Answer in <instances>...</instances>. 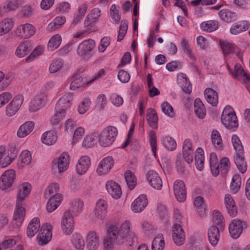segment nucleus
I'll return each mask as SVG.
<instances>
[{
    "mask_svg": "<svg viewBox=\"0 0 250 250\" xmlns=\"http://www.w3.org/2000/svg\"><path fill=\"white\" fill-rule=\"evenodd\" d=\"M130 223L126 220L120 226L110 225L107 229V234L104 239V248L106 250L110 249L116 242L121 244L125 241H135L136 237L135 234L130 231Z\"/></svg>",
    "mask_w": 250,
    "mask_h": 250,
    "instance_id": "1",
    "label": "nucleus"
},
{
    "mask_svg": "<svg viewBox=\"0 0 250 250\" xmlns=\"http://www.w3.org/2000/svg\"><path fill=\"white\" fill-rule=\"evenodd\" d=\"M31 188V185L28 183H24L19 187L16 210L13 216V219L16 221L17 226H21L24 220L25 213V208L23 207L24 200L30 193Z\"/></svg>",
    "mask_w": 250,
    "mask_h": 250,
    "instance_id": "2",
    "label": "nucleus"
},
{
    "mask_svg": "<svg viewBox=\"0 0 250 250\" xmlns=\"http://www.w3.org/2000/svg\"><path fill=\"white\" fill-rule=\"evenodd\" d=\"M231 142L236 153L233 156L234 162L240 172L244 173L247 170V165L244 156V149L241 142L236 135H233Z\"/></svg>",
    "mask_w": 250,
    "mask_h": 250,
    "instance_id": "3",
    "label": "nucleus"
},
{
    "mask_svg": "<svg viewBox=\"0 0 250 250\" xmlns=\"http://www.w3.org/2000/svg\"><path fill=\"white\" fill-rule=\"evenodd\" d=\"M118 135L117 129L113 126H108L104 128L99 136L100 145L103 147L110 146Z\"/></svg>",
    "mask_w": 250,
    "mask_h": 250,
    "instance_id": "4",
    "label": "nucleus"
},
{
    "mask_svg": "<svg viewBox=\"0 0 250 250\" xmlns=\"http://www.w3.org/2000/svg\"><path fill=\"white\" fill-rule=\"evenodd\" d=\"M222 123L228 129L237 128L238 123L236 115L232 107L230 106H226L221 116Z\"/></svg>",
    "mask_w": 250,
    "mask_h": 250,
    "instance_id": "5",
    "label": "nucleus"
},
{
    "mask_svg": "<svg viewBox=\"0 0 250 250\" xmlns=\"http://www.w3.org/2000/svg\"><path fill=\"white\" fill-rule=\"evenodd\" d=\"M95 46V42L92 39L83 41L78 46V55L83 59H87L92 55V51Z\"/></svg>",
    "mask_w": 250,
    "mask_h": 250,
    "instance_id": "6",
    "label": "nucleus"
},
{
    "mask_svg": "<svg viewBox=\"0 0 250 250\" xmlns=\"http://www.w3.org/2000/svg\"><path fill=\"white\" fill-rule=\"evenodd\" d=\"M74 216L70 211H66L63 213L61 221V228L63 232L66 234H70L74 229Z\"/></svg>",
    "mask_w": 250,
    "mask_h": 250,
    "instance_id": "7",
    "label": "nucleus"
},
{
    "mask_svg": "<svg viewBox=\"0 0 250 250\" xmlns=\"http://www.w3.org/2000/svg\"><path fill=\"white\" fill-rule=\"evenodd\" d=\"M52 237V226L49 223L43 225L40 232L37 236L38 242L40 245H43L48 243Z\"/></svg>",
    "mask_w": 250,
    "mask_h": 250,
    "instance_id": "8",
    "label": "nucleus"
},
{
    "mask_svg": "<svg viewBox=\"0 0 250 250\" xmlns=\"http://www.w3.org/2000/svg\"><path fill=\"white\" fill-rule=\"evenodd\" d=\"M15 171L9 169L5 171L0 177V188L3 190L12 186L15 178Z\"/></svg>",
    "mask_w": 250,
    "mask_h": 250,
    "instance_id": "9",
    "label": "nucleus"
},
{
    "mask_svg": "<svg viewBox=\"0 0 250 250\" xmlns=\"http://www.w3.org/2000/svg\"><path fill=\"white\" fill-rule=\"evenodd\" d=\"M174 195L180 202H183L186 198V189L184 182L180 180H176L173 185Z\"/></svg>",
    "mask_w": 250,
    "mask_h": 250,
    "instance_id": "10",
    "label": "nucleus"
},
{
    "mask_svg": "<svg viewBox=\"0 0 250 250\" xmlns=\"http://www.w3.org/2000/svg\"><path fill=\"white\" fill-rule=\"evenodd\" d=\"M35 33V29L32 25L26 23L21 25L15 31L16 35L20 38L28 39Z\"/></svg>",
    "mask_w": 250,
    "mask_h": 250,
    "instance_id": "11",
    "label": "nucleus"
},
{
    "mask_svg": "<svg viewBox=\"0 0 250 250\" xmlns=\"http://www.w3.org/2000/svg\"><path fill=\"white\" fill-rule=\"evenodd\" d=\"M23 101L21 95L16 96L6 108V114L8 116L14 115L19 110Z\"/></svg>",
    "mask_w": 250,
    "mask_h": 250,
    "instance_id": "12",
    "label": "nucleus"
},
{
    "mask_svg": "<svg viewBox=\"0 0 250 250\" xmlns=\"http://www.w3.org/2000/svg\"><path fill=\"white\" fill-rule=\"evenodd\" d=\"M229 229L231 237L238 238L243 230V222L237 219L233 220L229 224Z\"/></svg>",
    "mask_w": 250,
    "mask_h": 250,
    "instance_id": "13",
    "label": "nucleus"
},
{
    "mask_svg": "<svg viewBox=\"0 0 250 250\" xmlns=\"http://www.w3.org/2000/svg\"><path fill=\"white\" fill-rule=\"evenodd\" d=\"M146 179L150 185L154 188L161 189L162 181L158 174L154 170H149L146 173Z\"/></svg>",
    "mask_w": 250,
    "mask_h": 250,
    "instance_id": "14",
    "label": "nucleus"
},
{
    "mask_svg": "<svg viewBox=\"0 0 250 250\" xmlns=\"http://www.w3.org/2000/svg\"><path fill=\"white\" fill-rule=\"evenodd\" d=\"M17 154V151L14 150L12 154L10 156L9 154L5 152L4 147L0 146V167H5L9 166L16 157Z\"/></svg>",
    "mask_w": 250,
    "mask_h": 250,
    "instance_id": "15",
    "label": "nucleus"
},
{
    "mask_svg": "<svg viewBox=\"0 0 250 250\" xmlns=\"http://www.w3.org/2000/svg\"><path fill=\"white\" fill-rule=\"evenodd\" d=\"M113 159L111 157H107L100 162L97 168V172L99 175L106 174L113 167Z\"/></svg>",
    "mask_w": 250,
    "mask_h": 250,
    "instance_id": "16",
    "label": "nucleus"
},
{
    "mask_svg": "<svg viewBox=\"0 0 250 250\" xmlns=\"http://www.w3.org/2000/svg\"><path fill=\"white\" fill-rule=\"evenodd\" d=\"M46 95L43 93H41L35 96L30 103V111L36 112L38 110L46 101Z\"/></svg>",
    "mask_w": 250,
    "mask_h": 250,
    "instance_id": "17",
    "label": "nucleus"
},
{
    "mask_svg": "<svg viewBox=\"0 0 250 250\" xmlns=\"http://www.w3.org/2000/svg\"><path fill=\"white\" fill-rule=\"evenodd\" d=\"M147 203L146 195L142 194L133 202L131 208L134 212H140L146 207Z\"/></svg>",
    "mask_w": 250,
    "mask_h": 250,
    "instance_id": "18",
    "label": "nucleus"
},
{
    "mask_svg": "<svg viewBox=\"0 0 250 250\" xmlns=\"http://www.w3.org/2000/svg\"><path fill=\"white\" fill-rule=\"evenodd\" d=\"M106 188L108 193L114 199H119L122 195V191L120 186L113 181L107 182Z\"/></svg>",
    "mask_w": 250,
    "mask_h": 250,
    "instance_id": "19",
    "label": "nucleus"
},
{
    "mask_svg": "<svg viewBox=\"0 0 250 250\" xmlns=\"http://www.w3.org/2000/svg\"><path fill=\"white\" fill-rule=\"evenodd\" d=\"M250 24L248 21H241L233 23L230 27L229 31L231 34L236 35L247 30Z\"/></svg>",
    "mask_w": 250,
    "mask_h": 250,
    "instance_id": "20",
    "label": "nucleus"
},
{
    "mask_svg": "<svg viewBox=\"0 0 250 250\" xmlns=\"http://www.w3.org/2000/svg\"><path fill=\"white\" fill-rule=\"evenodd\" d=\"M86 244L90 250H95L100 245L99 236L95 232H89L87 236Z\"/></svg>",
    "mask_w": 250,
    "mask_h": 250,
    "instance_id": "21",
    "label": "nucleus"
},
{
    "mask_svg": "<svg viewBox=\"0 0 250 250\" xmlns=\"http://www.w3.org/2000/svg\"><path fill=\"white\" fill-rule=\"evenodd\" d=\"M73 100V96L70 93H65L58 100L56 107L58 109L65 110L70 107Z\"/></svg>",
    "mask_w": 250,
    "mask_h": 250,
    "instance_id": "22",
    "label": "nucleus"
},
{
    "mask_svg": "<svg viewBox=\"0 0 250 250\" xmlns=\"http://www.w3.org/2000/svg\"><path fill=\"white\" fill-rule=\"evenodd\" d=\"M90 166V158L87 156L81 157L76 165L77 173L80 175L85 173L88 169Z\"/></svg>",
    "mask_w": 250,
    "mask_h": 250,
    "instance_id": "23",
    "label": "nucleus"
},
{
    "mask_svg": "<svg viewBox=\"0 0 250 250\" xmlns=\"http://www.w3.org/2000/svg\"><path fill=\"white\" fill-rule=\"evenodd\" d=\"M69 161L70 158L68 154L63 153L56 163L54 161V166L57 165L59 172H63L68 167Z\"/></svg>",
    "mask_w": 250,
    "mask_h": 250,
    "instance_id": "24",
    "label": "nucleus"
},
{
    "mask_svg": "<svg viewBox=\"0 0 250 250\" xmlns=\"http://www.w3.org/2000/svg\"><path fill=\"white\" fill-rule=\"evenodd\" d=\"M225 203L228 213L232 217H234L237 213V208L232 197L230 195L227 194L225 197Z\"/></svg>",
    "mask_w": 250,
    "mask_h": 250,
    "instance_id": "25",
    "label": "nucleus"
},
{
    "mask_svg": "<svg viewBox=\"0 0 250 250\" xmlns=\"http://www.w3.org/2000/svg\"><path fill=\"white\" fill-rule=\"evenodd\" d=\"M107 204L104 200H99L96 204L95 209V216L99 219L104 218L107 212Z\"/></svg>",
    "mask_w": 250,
    "mask_h": 250,
    "instance_id": "26",
    "label": "nucleus"
},
{
    "mask_svg": "<svg viewBox=\"0 0 250 250\" xmlns=\"http://www.w3.org/2000/svg\"><path fill=\"white\" fill-rule=\"evenodd\" d=\"M34 127V123L31 121L26 122L21 125L17 131V135L20 138H24L29 135Z\"/></svg>",
    "mask_w": 250,
    "mask_h": 250,
    "instance_id": "27",
    "label": "nucleus"
},
{
    "mask_svg": "<svg viewBox=\"0 0 250 250\" xmlns=\"http://www.w3.org/2000/svg\"><path fill=\"white\" fill-rule=\"evenodd\" d=\"M220 228L215 226H211L208 230V240L212 246H215L219 239Z\"/></svg>",
    "mask_w": 250,
    "mask_h": 250,
    "instance_id": "28",
    "label": "nucleus"
},
{
    "mask_svg": "<svg viewBox=\"0 0 250 250\" xmlns=\"http://www.w3.org/2000/svg\"><path fill=\"white\" fill-rule=\"evenodd\" d=\"M218 15L220 19L225 22L229 23L236 20L235 13L227 9L221 10Z\"/></svg>",
    "mask_w": 250,
    "mask_h": 250,
    "instance_id": "29",
    "label": "nucleus"
},
{
    "mask_svg": "<svg viewBox=\"0 0 250 250\" xmlns=\"http://www.w3.org/2000/svg\"><path fill=\"white\" fill-rule=\"evenodd\" d=\"M31 50V43L26 41L20 44L15 53L18 57L22 58L27 55Z\"/></svg>",
    "mask_w": 250,
    "mask_h": 250,
    "instance_id": "30",
    "label": "nucleus"
},
{
    "mask_svg": "<svg viewBox=\"0 0 250 250\" xmlns=\"http://www.w3.org/2000/svg\"><path fill=\"white\" fill-rule=\"evenodd\" d=\"M205 97L207 101L212 106H216L218 104L217 93L212 88H207L204 91Z\"/></svg>",
    "mask_w": 250,
    "mask_h": 250,
    "instance_id": "31",
    "label": "nucleus"
},
{
    "mask_svg": "<svg viewBox=\"0 0 250 250\" xmlns=\"http://www.w3.org/2000/svg\"><path fill=\"white\" fill-rule=\"evenodd\" d=\"M40 227V220L34 218L29 223L27 228V235L29 237H32L38 232Z\"/></svg>",
    "mask_w": 250,
    "mask_h": 250,
    "instance_id": "32",
    "label": "nucleus"
},
{
    "mask_svg": "<svg viewBox=\"0 0 250 250\" xmlns=\"http://www.w3.org/2000/svg\"><path fill=\"white\" fill-rule=\"evenodd\" d=\"M194 112L200 119H203L206 115V110L204 104L199 98H196L194 102Z\"/></svg>",
    "mask_w": 250,
    "mask_h": 250,
    "instance_id": "33",
    "label": "nucleus"
},
{
    "mask_svg": "<svg viewBox=\"0 0 250 250\" xmlns=\"http://www.w3.org/2000/svg\"><path fill=\"white\" fill-rule=\"evenodd\" d=\"M61 198L60 194H56V195H52L49 198L46 205V209L48 212L53 211L60 205Z\"/></svg>",
    "mask_w": 250,
    "mask_h": 250,
    "instance_id": "34",
    "label": "nucleus"
},
{
    "mask_svg": "<svg viewBox=\"0 0 250 250\" xmlns=\"http://www.w3.org/2000/svg\"><path fill=\"white\" fill-rule=\"evenodd\" d=\"M195 163L197 168L201 171L204 168V153L201 147H198L196 151L194 157Z\"/></svg>",
    "mask_w": 250,
    "mask_h": 250,
    "instance_id": "35",
    "label": "nucleus"
},
{
    "mask_svg": "<svg viewBox=\"0 0 250 250\" xmlns=\"http://www.w3.org/2000/svg\"><path fill=\"white\" fill-rule=\"evenodd\" d=\"M42 142L46 145H52L57 140L56 133L53 131L44 132L41 138Z\"/></svg>",
    "mask_w": 250,
    "mask_h": 250,
    "instance_id": "36",
    "label": "nucleus"
},
{
    "mask_svg": "<svg viewBox=\"0 0 250 250\" xmlns=\"http://www.w3.org/2000/svg\"><path fill=\"white\" fill-rule=\"evenodd\" d=\"M83 207V202L80 199H77L72 202L70 208L67 211H70V212L74 216L78 215L82 211Z\"/></svg>",
    "mask_w": 250,
    "mask_h": 250,
    "instance_id": "37",
    "label": "nucleus"
},
{
    "mask_svg": "<svg viewBox=\"0 0 250 250\" xmlns=\"http://www.w3.org/2000/svg\"><path fill=\"white\" fill-rule=\"evenodd\" d=\"M146 119L149 125L153 128H156L158 126V116L155 111L152 108L147 110L146 114Z\"/></svg>",
    "mask_w": 250,
    "mask_h": 250,
    "instance_id": "38",
    "label": "nucleus"
},
{
    "mask_svg": "<svg viewBox=\"0 0 250 250\" xmlns=\"http://www.w3.org/2000/svg\"><path fill=\"white\" fill-rule=\"evenodd\" d=\"M211 142L215 147L221 150L223 148V143L220 133L216 129H213L211 134Z\"/></svg>",
    "mask_w": 250,
    "mask_h": 250,
    "instance_id": "39",
    "label": "nucleus"
},
{
    "mask_svg": "<svg viewBox=\"0 0 250 250\" xmlns=\"http://www.w3.org/2000/svg\"><path fill=\"white\" fill-rule=\"evenodd\" d=\"M165 246V242L163 235L158 234L153 239L152 244V250H163Z\"/></svg>",
    "mask_w": 250,
    "mask_h": 250,
    "instance_id": "40",
    "label": "nucleus"
},
{
    "mask_svg": "<svg viewBox=\"0 0 250 250\" xmlns=\"http://www.w3.org/2000/svg\"><path fill=\"white\" fill-rule=\"evenodd\" d=\"M218 22L216 21L211 20L204 22L201 24V29L208 32H213L218 29Z\"/></svg>",
    "mask_w": 250,
    "mask_h": 250,
    "instance_id": "41",
    "label": "nucleus"
},
{
    "mask_svg": "<svg viewBox=\"0 0 250 250\" xmlns=\"http://www.w3.org/2000/svg\"><path fill=\"white\" fill-rule=\"evenodd\" d=\"M125 178L128 188L132 190L137 184L136 178L132 171L126 170L125 173Z\"/></svg>",
    "mask_w": 250,
    "mask_h": 250,
    "instance_id": "42",
    "label": "nucleus"
},
{
    "mask_svg": "<svg viewBox=\"0 0 250 250\" xmlns=\"http://www.w3.org/2000/svg\"><path fill=\"white\" fill-rule=\"evenodd\" d=\"M241 178L239 174H235L233 175L230 183V188L231 192L234 193H237L241 187Z\"/></svg>",
    "mask_w": 250,
    "mask_h": 250,
    "instance_id": "43",
    "label": "nucleus"
},
{
    "mask_svg": "<svg viewBox=\"0 0 250 250\" xmlns=\"http://www.w3.org/2000/svg\"><path fill=\"white\" fill-rule=\"evenodd\" d=\"M73 246L79 250H83L84 247V241L82 236L78 233L73 235L71 240Z\"/></svg>",
    "mask_w": 250,
    "mask_h": 250,
    "instance_id": "44",
    "label": "nucleus"
},
{
    "mask_svg": "<svg viewBox=\"0 0 250 250\" xmlns=\"http://www.w3.org/2000/svg\"><path fill=\"white\" fill-rule=\"evenodd\" d=\"M234 68L235 70V74H232L234 76L241 75L246 78L248 82H245L246 86L249 92H250V75L247 74L240 65H235Z\"/></svg>",
    "mask_w": 250,
    "mask_h": 250,
    "instance_id": "45",
    "label": "nucleus"
},
{
    "mask_svg": "<svg viewBox=\"0 0 250 250\" xmlns=\"http://www.w3.org/2000/svg\"><path fill=\"white\" fill-rule=\"evenodd\" d=\"M61 40V37L60 35L56 34L53 36L48 42V48L51 51L57 49L60 46Z\"/></svg>",
    "mask_w": 250,
    "mask_h": 250,
    "instance_id": "46",
    "label": "nucleus"
},
{
    "mask_svg": "<svg viewBox=\"0 0 250 250\" xmlns=\"http://www.w3.org/2000/svg\"><path fill=\"white\" fill-rule=\"evenodd\" d=\"M59 190V186L57 183H53L49 185L46 189L44 193L45 198H49L52 195L59 194L58 193Z\"/></svg>",
    "mask_w": 250,
    "mask_h": 250,
    "instance_id": "47",
    "label": "nucleus"
},
{
    "mask_svg": "<svg viewBox=\"0 0 250 250\" xmlns=\"http://www.w3.org/2000/svg\"><path fill=\"white\" fill-rule=\"evenodd\" d=\"M213 222L214 224L218 226L220 229H223L224 228V222L223 216L218 211L214 210L213 214Z\"/></svg>",
    "mask_w": 250,
    "mask_h": 250,
    "instance_id": "48",
    "label": "nucleus"
},
{
    "mask_svg": "<svg viewBox=\"0 0 250 250\" xmlns=\"http://www.w3.org/2000/svg\"><path fill=\"white\" fill-rule=\"evenodd\" d=\"M162 142L165 147L168 150L172 151L176 147V143L173 138L166 136L163 138Z\"/></svg>",
    "mask_w": 250,
    "mask_h": 250,
    "instance_id": "49",
    "label": "nucleus"
},
{
    "mask_svg": "<svg viewBox=\"0 0 250 250\" xmlns=\"http://www.w3.org/2000/svg\"><path fill=\"white\" fill-rule=\"evenodd\" d=\"M110 16L115 23L117 24L121 20V13L119 10L118 7L113 4L110 7Z\"/></svg>",
    "mask_w": 250,
    "mask_h": 250,
    "instance_id": "50",
    "label": "nucleus"
},
{
    "mask_svg": "<svg viewBox=\"0 0 250 250\" xmlns=\"http://www.w3.org/2000/svg\"><path fill=\"white\" fill-rule=\"evenodd\" d=\"M194 205L198 209V212L201 216L204 215L205 208L204 205V199L201 196H197L194 199Z\"/></svg>",
    "mask_w": 250,
    "mask_h": 250,
    "instance_id": "51",
    "label": "nucleus"
},
{
    "mask_svg": "<svg viewBox=\"0 0 250 250\" xmlns=\"http://www.w3.org/2000/svg\"><path fill=\"white\" fill-rule=\"evenodd\" d=\"M63 66V62L62 60L57 59L54 60L50 64L49 71L50 73H56L60 70Z\"/></svg>",
    "mask_w": 250,
    "mask_h": 250,
    "instance_id": "52",
    "label": "nucleus"
},
{
    "mask_svg": "<svg viewBox=\"0 0 250 250\" xmlns=\"http://www.w3.org/2000/svg\"><path fill=\"white\" fill-rule=\"evenodd\" d=\"M73 80L70 85L71 90H74L76 88L82 86L84 83V82H83V78L77 74L73 76Z\"/></svg>",
    "mask_w": 250,
    "mask_h": 250,
    "instance_id": "53",
    "label": "nucleus"
},
{
    "mask_svg": "<svg viewBox=\"0 0 250 250\" xmlns=\"http://www.w3.org/2000/svg\"><path fill=\"white\" fill-rule=\"evenodd\" d=\"M18 6L12 1H7L3 5L0 7V16L2 15V13H6L15 9Z\"/></svg>",
    "mask_w": 250,
    "mask_h": 250,
    "instance_id": "54",
    "label": "nucleus"
},
{
    "mask_svg": "<svg viewBox=\"0 0 250 250\" xmlns=\"http://www.w3.org/2000/svg\"><path fill=\"white\" fill-rule=\"evenodd\" d=\"M65 115L64 110L58 109L51 119V123L53 125H57L63 119Z\"/></svg>",
    "mask_w": 250,
    "mask_h": 250,
    "instance_id": "55",
    "label": "nucleus"
},
{
    "mask_svg": "<svg viewBox=\"0 0 250 250\" xmlns=\"http://www.w3.org/2000/svg\"><path fill=\"white\" fill-rule=\"evenodd\" d=\"M220 45L225 54H229L234 52L233 45L227 41L220 42Z\"/></svg>",
    "mask_w": 250,
    "mask_h": 250,
    "instance_id": "56",
    "label": "nucleus"
},
{
    "mask_svg": "<svg viewBox=\"0 0 250 250\" xmlns=\"http://www.w3.org/2000/svg\"><path fill=\"white\" fill-rule=\"evenodd\" d=\"M10 77H4V73L0 71V91L4 90L11 83Z\"/></svg>",
    "mask_w": 250,
    "mask_h": 250,
    "instance_id": "57",
    "label": "nucleus"
},
{
    "mask_svg": "<svg viewBox=\"0 0 250 250\" xmlns=\"http://www.w3.org/2000/svg\"><path fill=\"white\" fill-rule=\"evenodd\" d=\"M149 139L152 152L154 155L156 156L157 149L156 136L153 130H150L149 131Z\"/></svg>",
    "mask_w": 250,
    "mask_h": 250,
    "instance_id": "58",
    "label": "nucleus"
},
{
    "mask_svg": "<svg viewBox=\"0 0 250 250\" xmlns=\"http://www.w3.org/2000/svg\"><path fill=\"white\" fill-rule=\"evenodd\" d=\"M31 160V155L27 150L23 151L20 155V161L21 163L27 165L29 164Z\"/></svg>",
    "mask_w": 250,
    "mask_h": 250,
    "instance_id": "59",
    "label": "nucleus"
},
{
    "mask_svg": "<svg viewBox=\"0 0 250 250\" xmlns=\"http://www.w3.org/2000/svg\"><path fill=\"white\" fill-rule=\"evenodd\" d=\"M95 144V137L92 135H89L84 138L83 143V146L84 147L88 148L93 147Z\"/></svg>",
    "mask_w": 250,
    "mask_h": 250,
    "instance_id": "60",
    "label": "nucleus"
},
{
    "mask_svg": "<svg viewBox=\"0 0 250 250\" xmlns=\"http://www.w3.org/2000/svg\"><path fill=\"white\" fill-rule=\"evenodd\" d=\"M162 110L163 112L166 115L172 117L174 115L173 107L170 104L167 102H164L161 105Z\"/></svg>",
    "mask_w": 250,
    "mask_h": 250,
    "instance_id": "61",
    "label": "nucleus"
},
{
    "mask_svg": "<svg viewBox=\"0 0 250 250\" xmlns=\"http://www.w3.org/2000/svg\"><path fill=\"white\" fill-rule=\"evenodd\" d=\"M229 160L227 157H224L220 160V169L223 173H227L229 167Z\"/></svg>",
    "mask_w": 250,
    "mask_h": 250,
    "instance_id": "62",
    "label": "nucleus"
},
{
    "mask_svg": "<svg viewBox=\"0 0 250 250\" xmlns=\"http://www.w3.org/2000/svg\"><path fill=\"white\" fill-rule=\"evenodd\" d=\"M110 39L108 37L103 38L98 47V50L100 52H104L107 46L110 44Z\"/></svg>",
    "mask_w": 250,
    "mask_h": 250,
    "instance_id": "63",
    "label": "nucleus"
},
{
    "mask_svg": "<svg viewBox=\"0 0 250 250\" xmlns=\"http://www.w3.org/2000/svg\"><path fill=\"white\" fill-rule=\"evenodd\" d=\"M90 104V101L88 99H84L79 105L78 110L80 114H84L88 109Z\"/></svg>",
    "mask_w": 250,
    "mask_h": 250,
    "instance_id": "64",
    "label": "nucleus"
}]
</instances>
